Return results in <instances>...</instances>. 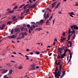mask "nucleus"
<instances>
[{
  "label": "nucleus",
  "mask_w": 78,
  "mask_h": 78,
  "mask_svg": "<svg viewBox=\"0 0 78 78\" xmlns=\"http://www.w3.org/2000/svg\"><path fill=\"white\" fill-rule=\"evenodd\" d=\"M35 53L37 54V55H39V54H40V52L38 51H36Z\"/></svg>",
  "instance_id": "obj_26"
},
{
  "label": "nucleus",
  "mask_w": 78,
  "mask_h": 78,
  "mask_svg": "<svg viewBox=\"0 0 78 78\" xmlns=\"http://www.w3.org/2000/svg\"><path fill=\"white\" fill-rule=\"evenodd\" d=\"M32 27H33V28H35V27H36V26L34 25H33Z\"/></svg>",
  "instance_id": "obj_45"
},
{
  "label": "nucleus",
  "mask_w": 78,
  "mask_h": 78,
  "mask_svg": "<svg viewBox=\"0 0 78 78\" xmlns=\"http://www.w3.org/2000/svg\"><path fill=\"white\" fill-rule=\"evenodd\" d=\"M20 34H22V36L21 37H17L16 38V39H17V40L20 39L21 38H23L24 37V35H25V36H27V34L25 32L21 33Z\"/></svg>",
  "instance_id": "obj_3"
},
{
  "label": "nucleus",
  "mask_w": 78,
  "mask_h": 78,
  "mask_svg": "<svg viewBox=\"0 0 78 78\" xmlns=\"http://www.w3.org/2000/svg\"><path fill=\"white\" fill-rule=\"evenodd\" d=\"M68 14L70 16L72 17H73V16L72 15H75V14L73 13V12H71L70 13H68Z\"/></svg>",
  "instance_id": "obj_9"
},
{
  "label": "nucleus",
  "mask_w": 78,
  "mask_h": 78,
  "mask_svg": "<svg viewBox=\"0 0 78 78\" xmlns=\"http://www.w3.org/2000/svg\"><path fill=\"white\" fill-rule=\"evenodd\" d=\"M24 12H23L21 13V15H23V14H24Z\"/></svg>",
  "instance_id": "obj_58"
},
{
  "label": "nucleus",
  "mask_w": 78,
  "mask_h": 78,
  "mask_svg": "<svg viewBox=\"0 0 78 78\" xmlns=\"http://www.w3.org/2000/svg\"><path fill=\"white\" fill-rule=\"evenodd\" d=\"M59 66H59V67L60 68H62V65H59Z\"/></svg>",
  "instance_id": "obj_40"
},
{
  "label": "nucleus",
  "mask_w": 78,
  "mask_h": 78,
  "mask_svg": "<svg viewBox=\"0 0 78 78\" xmlns=\"http://www.w3.org/2000/svg\"><path fill=\"white\" fill-rule=\"evenodd\" d=\"M35 6H36V5H33L32 6V8H33V7H34Z\"/></svg>",
  "instance_id": "obj_60"
},
{
  "label": "nucleus",
  "mask_w": 78,
  "mask_h": 78,
  "mask_svg": "<svg viewBox=\"0 0 78 78\" xmlns=\"http://www.w3.org/2000/svg\"><path fill=\"white\" fill-rule=\"evenodd\" d=\"M56 5V2L53 3L52 5V8H55V5Z\"/></svg>",
  "instance_id": "obj_14"
},
{
  "label": "nucleus",
  "mask_w": 78,
  "mask_h": 78,
  "mask_svg": "<svg viewBox=\"0 0 78 78\" xmlns=\"http://www.w3.org/2000/svg\"><path fill=\"white\" fill-rule=\"evenodd\" d=\"M75 6H78V3L76 2V4L75 5Z\"/></svg>",
  "instance_id": "obj_46"
},
{
  "label": "nucleus",
  "mask_w": 78,
  "mask_h": 78,
  "mask_svg": "<svg viewBox=\"0 0 78 78\" xmlns=\"http://www.w3.org/2000/svg\"><path fill=\"white\" fill-rule=\"evenodd\" d=\"M34 66H35V64H33L31 66V67H34Z\"/></svg>",
  "instance_id": "obj_37"
},
{
  "label": "nucleus",
  "mask_w": 78,
  "mask_h": 78,
  "mask_svg": "<svg viewBox=\"0 0 78 78\" xmlns=\"http://www.w3.org/2000/svg\"><path fill=\"white\" fill-rule=\"evenodd\" d=\"M8 71V69L5 70L4 69H2L0 70V72H1L2 73H6Z\"/></svg>",
  "instance_id": "obj_4"
},
{
  "label": "nucleus",
  "mask_w": 78,
  "mask_h": 78,
  "mask_svg": "<svg viewBox=\"0 0 78 78\" xmlns=\"http://www.w3.org/2000/svg\"><path fill=\"white\" fill-rule=\"evenodd\" d=\"M60 63H61V61H59V62L57 64V65L58 66V65H61V64H60Z\"/></svg>",
  "instance_id": "obj_31"
},
{
  "label": "nucleus",
  "mask_w": 78,
  "mask_h": 78,
  "mask_svg": "<svg viewBox=\"0 0 78 78\" xmlns=\"http://www.w3.org/2000/svg\"><path fill=\"white\" fill-rule=\"evenodd\" d=\"M44 22V20H41L40 22H39V23H38V25H42V23H43V22Z\"/></svg>",
  "instance_id": "obj_13"
},
{
  "label": "nucleus",
  "mask_w": 78,
  "mask_h": 78,
  "mask_svg": "<svg viewBox=\"0 0 78 78\" xmlns=\"http://www.w3.org/2000/svg\"><path fill=\"white\" fill-rule=\"evenodd\" d=\"M27 27L28 28H29L30 27V24H27Z\"/></svg>",
  "instance_id": "obj_38"
},
{
  "label": "nucleus",
  "mask_w": 78,
  "mask_h": 78,
  "mask_svg": "<svg viewBox=\"0 0 78 78\" xmlns=\"http://www.w3.org/2000/svg\"><path fill=\"white\" fill-rule=\"evenodd\" d=\"M15 31V32H20V29L19 28H16L14 29Z\"/></svg>",
  "instance_id": "obj_8"
},
{
  "label": "nucleus",
  "mask_w": 78,
  "mask_h": 78,
  "mask_svg": "<svg viewBox=\"0 0 78 78\" xmlns=\"http://www.w3.org/2000/svg\"><path fill=\"white\" fill-rule=\"evenodd\" d=\"M42 30V28H38L37 29V30L38 31H40V30Z\"/></svg>",
  "instance_id": "obj_25"
},
{
  "label": "nucleus",
  "mask_w": 78,
  "mask_h": 78,
  "mask_svg": "<svg viewBox=\"0 0 78 78\" xmlns=\"http://www.w3.org/2000/svg\"><path fill=\"white\" fill-rule=\"evenodd\" d=\"M74 34V35L72 37L73 39H75V37H76V34H75V31L73 29V31H71L70 28H69V29L68 33V34H69L68 37H70L71 36H72L73 34Z\"/></svg>",
  "instance_id": "obj_1"
},
{
  "label": "nucleus",
  "mask_w": 78,
  "mask_h": 78,
  "mask_svg": "<svg viewBox=\"0 0 78 78\" xmlns=\"http://www.w3.org/2000/svg\"><path fill=\"white\" fill-rule=\"evenodd\" d=\"M58 66H57L56 67V69H55V72L56 73H58V72H58Z\"/></svg>",
  "instance_id": "obj_23"
},
{
  "label": "nucleus",
  "mask_w": 78,
  "mask_h": 78,
  "mask_svg": "<svg viewBox=\"0 0 78 78\" xmlns=\"http://www.w3.org/2000/svg\"><path fill=\"white\" fill-rule=\"evenodd\" d=\"M58 6L57 5L56 6V7H55V9H56V8H58Z\"/></svg>",
  "instance_id": "obj_62"
},
{
  "label": "nucleus",
  "mask_w": 78,
  "mask_h": 78,
  "mask_svg": "<svg viewBox=\"0 0 78 78\" xmlns=\"http://www.w3.org/2000/svg\"><path fill=\"white\" fill-rule=\"evenodd\" d=\"M61 71H58V73L55 72H55H53V73L55 74V77L57 78H59V76H61L60 73H61Z\"/></svg>",
  "instance_id": "obj_2"
},
{
  "label": "nucleus",
  "mask_w": 78,
  "mask_h": 78,
  "mask_svg": "<svg viewBox=\"0 0 78 78\" xmlns=\"http://www.w3.org/2000/svg\"><path fill=\"white\" fill-rule=\"evenodd\" d=\"M29 54H30V55H33V53L32 52H31L29 53Z\"/></svg>",
  "instance_id": "obj_41"
},
{
  "label": "nucleus",
  "mask_w": 78,
  "mask_h": 78,
  "mask_svg": "<svg viewBox=\"0 0 78 78\" xmlns=\"http://www.w3.org/2000/svg\"><path fill=\"white\" fill-rule=\"evenodd\" d=\"M24 30H25V28H24L23 27H22L21 29V30L22 31H23Z\"/></svg>",
  "instance_id": "obj_35"
},
{
  "label": "nucleus",
  "mask_w": 78,
  "mask_h": 78,
  "mask_svg": "<svg viewBox=\"0 0 78 78\" xmlns=\"http://www.w3.org/2000/svg\"><path fill=\"white\" fill-rule=\"evenodd\" d=\"M57 60H56L55 61V63L56 64V65H57Z\"/></svg>",
  "instance_id": "obj_56"
},
{
  "label": "nucleus",
  "mask_w": 78,
  "mask_h": 78,
  "mask_svg": "<svg viewBox=\"0 0 78 78\" xmlns=\"http://www.w3.org/2000/svg\"><path fill=\"white\" fill-rule=\"evenodd\" d=\"M59 5H60V3H58L57 4V5H58V6H59Z\"/></svg>",
  "instance_id": "obj_63"
},
{
  "label": "nucleus",
  "mask_w": 78,
  "mask_h": 78,
  "mask_svg": "<svg viewBox=\"0 0 78 78\" xmlns=\"http://www.w3.org/2000/svg\"><path fill=\"white\" fill-rule=\"evenodd\" d=\"M17 8H18V6H16L13 9V10H15V9H17Z\"/></svg>",
  "instance_id": "obj_32"
},
{
  "label": "nucleus",
  "mask_w": 78,
  "mask_h": 78,
  "mask_svg": "<svg viewBox=\"0 0 78 78\" xmlns=\"http://www.w3.org/2000/svg\"><path fill=\"white\" fill-rule=\"evenodd\" d=\"M11 33L12 34H14V29H12L11 31Z\"/></svg>",
  "instance_id": "obj_22"
},
{
  "label": "nucleus",
  "mask_w": 78,
  "mask_h": 78,
  "mask_svg": "<svg viewBox=\"0 0 78 78\" xmlns=\"http://www.w3.org/2000/svg\"><path fill=\"white\" fill-rule=\"evenodd\" d=\"M26 51H30V50L28 49H26Z\"/></svg>",
  "instance_id": "obj_57"
},
{
  "label": "nucleus",
  "mask_w": 78,
  "mask_h": 78,
  "mask_svg": "<svg viewBox=\"0 0 78 78\" xmlns=\"http://www.w3.org/2000/svg\"><path fill=\"white\" fill-rule=\"evenodd\" d=\"M18 69H20V70L22 69H23V66H22V65H20L19 66Z\"/></svg>",
  "instance_id": "obj_17"
},
{
  "label": "nucleus",
  "mask_w": 78,
  "mask_h": 78,
  "mask_svg": "<svg viewBox=\"0 0 78 78\" xmlns=\"http://www.w3.org/2000/svg\"><path fill=\"white\" fill-rule=\"evenodd\" d=\"M66 55H64V54H62L61 55V59H62Z\"/></svg>",
  "instance_id": "obj_24"
},
{
  "label": "nucleus",
  "mask_w": 78,
  "mask_h": 78,
  "mask_svg": "<svg viewBox=\"0 0 78 78\" xmlns=\"http://www.w3.org/2000/svg\"><path fill=\"white\" fill-rule=\"evenodd\" d=\"M65 52H67V51H68V49H65Z\"/></svg>",
  "instance_id": "obj_59"
},
{
  "label": "nucleus",
  "mask_w": 78,
  "mask_h": 78,
  "mask_svg": "<svg viewBox=\"0 0 78 78\" xmlns=\"http://www.w3.org/2000/svg\"><path fill=\"white\" fill-rule=\"evenodd\" d=\"M14 12V10L9 11V13H13V12Z\"/></svg>",
  "instance_id": "obj_28"
},
{
  "label": "nucleus",
  "mask_w": 78,
  "mask_h": 78,
  "mask_svg": "<svg viewBox=\"0 0 78 78\" xmlns=\"http://www.w3.org/2000/svg\"><path fill=\"white\" fill-rule=\"evenodd\" d=\"M62 72L63 73L62 75H64V74L65 73V71H62Z\"/></svg>",
  "instance_id": "obj_44"
},
{
  "label": "nucleus",
  "mask_w": 78,
  "mask_h": 78,
  "mask_svg": "<svg viewBox=\"0 0 78 78\" xmlns=\"http://www.w3.org/2000/svg\"><path fill=\"white\" fill-rule=\"evenodd\" d=\"M16 16H14L12 18V19H16Z\"/></svg>",
  "instance_id": "obj_50"
},
{
  "label": "nucleus",
  "mask_w": 78,
  "mask_h": 78,
  "mask_svg": "<svg viewBox=\"0 0 78 78\" xmlns=\"http://www.w3.org/2000/svg\"><path fill=\"white\" fill-rule=\"evenodd\" d=\"M23 6H25V4H23L22 5H20V7H19V8H23Z\"/></svg>",
  "instance_id": "obj_20"
},
{
  "label": "nucleus",
  "mask_w": 78,
  "mask_h": 78,
  "mask_svg": "<svg viewBox=\"0 0 78 78\" xmlns=\"http://www.w3.org/2000/svg\"><path fill=\"white\" fill-rule=\"evenodd\" d=\"M65 35H66V32H63L62 35L63 36H65Z\"/></svg>",
  "instance_id": "obj_30"
},
{
  "label": "nucleus",
  "mask_w": 78,
  "mask_h": 78,
  "mask_svg": "<svg viewBox=\"0 0 78 78\" xmlns=\"http://www.w3.org/2000/svg\"><path fill=\"white\" fill-rule=\"evenodd\" d=\"M30 29L32 30H33V27H32V26H30Z\"/></svg>",
  "instance_id": "obj_36"
},
{
  "label": "nucleus",
  "mask_w": 78,
  "mask_h": 78,
  "mask_svg": "<svg viewBox=\"0 0 78 78\" xmlns=\"http://www.w3.org/2000/svg\"><path fill=\"white\" fill-rule=\"evenodd\" d=\"M71 28H72H72H74V30H75V29H76V30H78V26L75 25H73V26H71Z\"/></svg>",
  "instance_id": "obj_5"
},
{
  "label": "nucleus",
  "mask_w": 78,
  "mask_h": 78,
  "mask_svg": "<svg viewBox=\"0 0 78 78\" xmlns=\"http://www.w3.org/2000/svg\"><path fill=\"white\" fill-rule=\"evenodd\" d=\"M49 23V20H48L46 22V23Z\"/></svg>",
  "instance_id": "obj_53"
},
{
  "label": "nucleus",
  "mask_w": 78,
  "mask_h": 78,
  "mask_svg": "<svg viewBox=\"0 0 78 78\" xmlns=\"http://www.w3.org/2000/svg\"><path fill=\"white\" fill-rule=\"evenodd\" d=\"M16 37V36L14 35H12V36H9L8 37V38H9L10 39H14Z\"/></svg>",
  "instance_id": "obj_7"
},
{
  "label": "nucleus",
  "mask_w": 78,
  "mask_h": 78,
  "mask_svg": "<svg viewBox=\"0 0 78 78\" xmlns=\"http://www.w3.org/2000/svg\"><path fill=\"white\" fill-rule=\"evenodd\" d=\"M11 23V21H9L7 23H8V24H9V23Z\"/></svg>",
  "instance_id": "obj_49"
},
{
  "label": "nucleus",
  "mask_w": 78,
  "mask_h": 78,
  "mask_svg": "<svg viewBox=\"0 0 78 78\" xmlns=\"http://www.w3.org/2000/svg\"><path fill=\"white\" fill-rule=\"evenodd\" d=\"M57 57L58 58H61V56L58 55Z\"/></svg>",
  "instance_id": "obj_54"
},
{
  "label": "nucleus",
  "mask_w": 78,
  "mask_h": 78,
  "mask_svg": "<svg viewBox=\"0 0 78 78\" xmlns=\"http://www.w3.org/2000/svg\"><path fill=\"white\" fill-rule=\"evenodd\" d=\"M28 5H29V4H28L26 5L23 7V9H26V8H27V6H28Z\"/></svg>",
  "instance_id": "obj_19"
},
{
  "label": "nucleus",
  "mask_w": 78,
  "mask_h": 78,
  "mask_svg": "<svg viewBox=\"0 0 78 78\" xmlns=\"http://www.w3.org/2000/svg\"><path fill=\"white\" fill-rule=\"evenodd\" d=\"M36 69H39V66H36Z\"/></svg>",
  "instance_id": "obj_64"
},
{
  "label": "nucleus",
  "mask_w": 78,
  "mask_h": 78,
  "mask_svg": "<svg viewBox=\"0 0 78 78\" xmlns=\"http://www.w3.org/2000/svg\"><path fill=\"white\" fill-rule=\"evenodd\" d=\"M52 17H53V16H51V17L49 19V20H51V19H52Z\"/></svg>",
  "instance_id": "obj_34"
},
{
  "label": "nucleus",
  "mask_w": 78,
  "mask_h": 78,
  "mask_svg": "<svg viewBox=\"0 0 78 78\" xmlns=\"http://www.w3.org/2000/svg\"><path fill=\"white\" fill-rule=\"evenodd\" d=\"M29 11H30V9H27L26 10V13L28 12H29Z\"/></svg>",
  "instance_id": "obj_39"
},
{
  "label": "nucleus",
  "mask_w": 78,
  "mask_h": 78,
  "mask_svg": "<svg viewBox=\"0 0 78 78\" xmlns=\"http://www.w3.org/2000/svg\"><path fill=\"white\" fill-rule=\"evenodd\" d=\"M66 40V38H62L60 39V41L62 42H64V41Z\"/></svg>",
  "instance_id": "obj_15"
},
{
  "label": "nucleus",
  "mask_w": 78,
  "mask_h": 78,
  "mask_svg": "<svg viewBox=\"0 0 78 78\" xmlns=\"http://www.w3.org/2000/svg\"><path fill=\"white\" fill-rule=\"evenodd\" d=\"M68 42L70 44V47H71L72 45V42H71V41H68Z\"/></svg>",
  "instance_id": "obj_27"
},
{
  "label": "nucleus",
  "mask_w": 78,
  "mask_h": 78,
  "mask_svg": "<svg viewBox=\"0 0 78 78\" xmlns=\"http://www.w3.org/2000/svg\"><path fill=\"white\" fill-rule=\"evenodd\" d=\"M59 52L60 53H61V51L63 50V49L62 48H59L58 50Z\"/></svg>",
  "instance_id": "obj_11"
},
{
  "label": "nucleus",
  "mask_w": 78,
  "mask_h": 78,
  "mask_svg": "<svg viewBox=\"0 0 78 78\" xmlns=\"http://www.w3.org/2000/svg\"><path fill=\"white\" fill-rule=\"evenodd\" d=\"M31 23L32 24H35V23L34 22H31Z\"/></svg>",
  "instance_id": "obj_51"
},
{
  "label": "nucleus",
  "mask_w": 78,
  "mask_h": 78,
  "mask_svg": "<svg viewBox=\"0 0 78 78\" xmlns=\"http://www.w3.org/2000/svg\"><path fill=\"white\" fill-rule=\"evenodd\" d=\"M28 5H29V4H28L26 5L23 7V9H26V8H27V6H28Z\"/></svg>",
  "instance_id": "obj_18"
},
{
  "label": "nucleus",
  "mask_w": 78,
  "mask_h": 78,
  "mask_svg": "<svg viewBox=\"0 0 78 78\" xmlns=\"http://www.w3.org/2000/svg\"><path fill=\"white\" fill-rule=\"evenodd\" d=\"M12 70L11 69H10L9 71V74H12Z\"/></svg>",
  "instance_id": "obj_21"
},
{
  "label": "nucleus",
  "mask_w": 78,
  "mask_h": 78,
  "mask_svg": "<svg viewBox=\"0 0 78 78\" xmlns=\"http://www.w3.org/2000/svg\"><path fill=\"white\" fill-rule=\"evenodd\" d=\"M4 27H5L4 24H3L1 27L0 26V30H3Z\"/></svg>",
  "instance_id": "obj_16"
},
{
  "label": "nucleus",
  "mask_w": 78,
  "mask_h": 78,
  "mask_svg": "<svg viewBox=\"0 0 78 78\" xmlns=\"http://www.w3.org/2000/svg\"><path fill=\"white\" fill-rule=\"evenodd\" d=\"M64 75L62 74V76H61L60 77V78H62V77H64Z\"/></svg>",
  "instance_id": "obj_47"
},
{
  "label": "nucleus",
  "mask_w": 78,
  "mask_h": 78,
  "mask_svg": "<svg viewBox=\"0 0 78 78\" xmlns=\"http://www.w3.org/2000/svg\"><path fill=\"white\" fill-rule=\"evenodd\" d=\"M45 52H47V51H43L41 52V53H45Z\"/></svg>",
  "instance_id": "obj_61"
},
{
  "label": "nucleus",
  "mask_w": 78,
  "mask_h": 78,
  "mask_svg": "<svg viewBox=\"0 0 78 78\" xmlns=\"http://www.w3.org/2000/svg\"><path fill=\"white\" fill-rule=\"evenodd\" d=\"M68 51L69 52L70 59H71V58H72V53L70 52V50L69 49H68Z\"/></svg>",
  "instance_id": "obj_10"
},
{
  "label": "nucleus",
  "mask_w": 78,
  "mask_h": 78,
  "mask_svg": "<svg viewBox=\"0 0 78 78\" xmlns=\"http://www.w3.org/2000/svg\"><path fill=\"white\" fill-rule=\"evenodd\" d=\"M9 74H7L6 75H5V76H4V78H9Z\"/></svg>",
  "instance_id": "obj_12"
},
{
  "label": "nucleus",
  "mask_w": 78,
  "mask_h": 78,
  "mask_svg": "<svg viewBox=\"0 0 78 78\" xmlns=\"http://www.w3.org/2000/svg\"><path fill=\"white\" fill-rule=\"evenodd\" d=\"M44 17L45 19H47V18H48L49 17V14H48L47 15V16H46V13H44Z\"/></svg>",
  "instance_id": "obj_6"
},
{
  "label": "nucleus",
  "mask_w": 78,
  "mask_h": 78,
  "mask_svg": "<svg viewBox=\"0 0 78 78\" xmlns=\"http://www.w3.org/2000/svg\"><path fill=\"white\" fill-rule=\"evenodd\" d=\"M55 20L54 19L53 20V25L54 24V23H55Z\"/></svg>",
  "instance_id": "obj_52"
},
{
  "label": "nucleus",
  "mask_w": 78,
  "mask_h": 78,
  "mask_svg": "<svg viewBox=\"0 0 78 78\" xmlns=\"http://www.w3.org/2000/svg\"><path fill=\"white\" fill-rule=\"evenodd\" d=\"M6 65H7V66H10L11 67L12 66L11 65V64L10 63H7L6 64Z\"/></svg>",
  "instance_id": "obj_29"
},
{
  "label": "nucleus",
  "mask_w": 78,
  "mask_h": 78,
  "mask_svg": "<svg viewBox=\"0 0 78 78\" xmlns=\"http://www.w3.org/2000/svg\"><path fill=\"white\" fill-rule=\"evenodd\" d=\"M25 57H26V59H29V58H28V56L25 55Z\"/></svg>",
  "instance_id": "obj_33"
},
{
  "label": "nucleus",
  "mask_w": 78,
  "mask_h": 78,
  "mask_svg": "<svg viewBox=\"0 0 78 78\" xmlns=\"http://www.w3.org/2000/svg\"><path fill=\"white\" fill-rule=\"evenodd\" d=\"M29 2L30 3H32V2H33L32 1H31V0H29Z\"/></svg>",
  "instance_id": "obj_55"
},
{
  "label": "nucleus",
  "mask_w": 78,
  "mask_h": 78,
  "mask_svg": "<svg viewBox=\"0 0 78 78\" xmlns=\"http://www.w3.org/2000/svg\"><path fill=\"white\" fill-rule=\"evenodd\" d=\"M70 46H69V44H68V45H67V47H66V48H69V47Z\"/></svg>",
  "instance_id": "obj_43"
},
{
  "label": "nucleus",
  "mask_w": 78,
  "mask_h": 78,
  "mask_svg": "<svg viewBox=\"0 0 78 78\" xmlns=\"http://www.w3.org/2000/svg\"><path fill=\"white\" fill-rule=\"evenodd\" d=\"M54 42H57V39L56 38H55L54 39Z\"/></svg>",
  "instance_id": "obj_42"
},
{
  "label": "nucleus",
  "mask_w": 78,
  "mask_h": 78,
  "mask_svg": "<svg viewBox=\"0 0 78 78\" xmlns=\"http://www.w3.org/2000/svg\"><path fill=\"white\" fill-rule=\"evenodd\" d=\"M10 62H11L12 63H14V62H15V61H10Z\"/></svg>",
  "instance_id": "obj_48"
}]
</instances>
